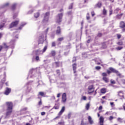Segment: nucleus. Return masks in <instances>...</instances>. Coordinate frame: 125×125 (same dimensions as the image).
<instances>
[{"label":"nucleus","mask_w":125,"mask_h":125,"mask_svg":"<svg viewBox=\"0 0 125 125\" xmlns=\"http://www.w3.org/2000/svg\"><path fill=\"white\" fill-rule=\"evenodd\" d=\"M56 67H59V62H55Z\"/></svg>","instance_id":"6e6d98bb"},{"label":"nucleus","mask_w":125,"mask_h":125,"mask_svg":"<svg viewBox=\"0 0 125 125\" xmlns=\"http://www.w3.org/2000/svg\"><path fill=\"white\" fill-rule=\"evenodd\" d=\"M77 60H76V58H73V59L72 60V62L74 63L75 62H76Z\"/></svg>","instance_id":"680f3d73"},{"label":"nucleus","mask_w":125,"mask_h":125,"mask_svg":"<svg viewBox=\"0 0 125 125\" xmlns=\"http://www.w3.org/2000/svg\"><path fill=\"white\" fill-rule=\"evenodd\" d=\"M101 93H106V89L105 88H103L101 90Z\"/></svg>","instance_id":"393cba45"},{"label":"nucleus","mask_w":125,"mask_h":125,"mask_svg":"<svg viewBox=\"0 0 125 125\" xmlns=\"http://www.w3.org/2000/svg\"><path fill=\"white\" fill-rule=\"evenodd\" d=\"M117 121L118 122H120V123H122V121H123V119H122L121 118H118L117 119Z\"/></svg>","instance_id":"a18cd8bd"},{"label":"nucleus","mask_w":125,"mask_h":125,"mask_svg":"<svg viewBox=\"0 0 125 125\" xmlns=\"http://www.w3.org/2000/svg\"><path fill=\"white\" fill-rule=\"evenodd\" d=\"M91 15H92V17H93V16H94L95 15V13H94V12H93V11L91 12Z\"/></svg>","instance_id":"052dcab7"},{"label":"nucleus","mask_w":125,"mask_h":125,"mask_svg":"<svg viewBox=\"0 0 125 125\" xmlns=\"http://www.w3.org/2000/svg\"><path fill=\"white\" fill-rule=\"evenodd\" d=\"M6 22V20H2L0 24V30H2V28L4 27V24Z\"/></svg>","instance_id":"0eeeda50"},{"label":"nucleus","mask_w":125,"mask_h":125,"mask_svg":"<svg viewBox=\"0 0 125 125\" xmlns=\"http://www.w3.org/2000/svg\"><path fill=\"white\" fill-rule=\"evenodd\" d=\"M44 36L42 35L39 37V40L38 41L39 43H43V41L44 39H43Z\"/></svg>","instance_id":"1a4fd4ad"},{"label":"nucleus","mask_w":125,"mask_h":125,"mask_svg":"<svg viewBox=\"0 0 125 125\" xmlns=\"http://www.w3.org/2000/svg\"><path fill=\"white\" fill-rule=\"evenodd\" d=\"M113 14V10L111 8L109 10V15H112Z\"/></svg>","instance_id":"a19ab883"},{"label":"nucleus","mask_w":125,"mask_h":125,"mask_svg":"<svg viewBox=\"0 0 125 125\" xmlns=\"http://www.w3.org/2000/svg\"><path fill=\"white\" fill-rule=\"evenodd\" d=\"M89 107H90V104H89V103L87 104L85 106L86 110H89Z\"/></svg>","instance_id":"c756f323"},{"label":"nucleus","mask_w":125,"mask_h":125,"mask_svg":"<svg viewBox=\"0 0 125 125\" xmlns=\"http://www.w3.org/2000/svg\"><path fill=\"white\" fill-rule=\"evenodd\" d=\"M27 87V91L29 92V91H31V89H32V88H31V82H29L26 83Z\"/></svg>","instance_id":"9b49d317"},{"label":"nucleus","mask_w":125,"mask_h":125,"mask_svg":"<svg viewBox=\"0 0 125 125\" xmlns=\"http://www.w3.org/2000/svg\"><path fill=\"white\" fill-rule=\"evenodd\" d=\"M48 30H49V28H47V29L46 30L45 32L44 36L45 37H46V34H47V32H48Z\"/></svg>","instance_id":"79ce46f5"},{"label":"nucleus","mask_w":125,"mask_h":125,"mask_svg":"<svg viewBox=\"0 0 125 125\" xmlns=\"http://www.w3.org/2000/svg\"><path fill=\"white\" fill-rule=\"evenodd\" d=\"M117 36L118 39H120V38L122 37V35H121V34H117Z\"/></svg>","instance_id":"864d4df0"},{"label":"nucleus","mask_w":125,"mask_h":125,"mask_svg":"<svg viewBox=\"0 0 125 125\" xmlns=\"http://www.w3.org/2000/svg\"><path fill=\"white\" fill-rule=\"evenodd\" d=\"M17 5V4L14 3V4L13 5L12 7V9H14L15 8V7H16Z\"/></svg>","instance_id":"ea45409f"},{"label":"nucleus","mask_w":125,"mask_h":125,"mask_svg":"<svg viewBox=\"0 0 125 125\" xmlns=\"http://www.w3.org/2000/svg\"><path fill=\"white\" fill-rule=\"evenodd\" d=\"M110 105L113 107V106H115V104H114V103L113 102H110Z\"/></svg>","instance_id":"69168bd1"},{"label":"nucleus","mask_w":125,"mask_h":125,"mask_svg":"<svg viewBox=\"0 0 125 125\" xmlns=\"http://www.w3.org/2000/svg\"><path fill=\"white\" fill-rule=\"evenodd\" d=\"M86 19L87 20H89L90 19V17H89V13H87V15H86Z\"/></svg>","instance_id":"4c0bfd02"},{"label":"nucleus","mask_w":125,"mask_h":125,"mask_svg":"<svg viewBox=\"0 0 125 125\" xmlns=\"http://www.w3.org/2000/svg\"><path fill=\"white\" fill-rule=\"evenodd\" d=\"M49 19V12H46L44 15V18L43 20V24H45L48 22V19Z\"/></svg>","instance_id":"7ed1b4c3"},{"label":"nucleus","mask_w":125,"mask_h":125,"mask_svg":"<svg viewBox=\"0 0 125 125\" xmlns=\"http://www.w3.org/2000/svg\"><path fill=\"white\" fill-rule=\"evenodd\" d=\"M82 100H86V97L83 96L82 98Z\"/></svg>","instance_id":"3c124183"},{"label":"nucleus","mask_w":125,"mask_h":125,"mask_svg":"<svg viewBox=\"0 0 125 125\" xmlns=\"http://www.w3.org/2000/svg\"><path fill=\"white\" fill-rule=\"evenodd\" d=\"M27 110V107L24 108L22 109H21L20 112H19L18 115H22L25 113V111Z\"/></svg>","instance_id":"dca6fc26"},{"label":"nucleus","mask_w":125,"mask_h":125,"mask_svg":"<svg viewBox=\"0 0 125 125\" xmlns=\"http://www.w3.org/2000/svg\"><path fill=\"white\" fill-rule=\"evenodd\" d=\"M11 92V89L9 88H6V90L5 91L4 94L5 95H8L9 93Z\"/></svg>","instance_id":"f8f14e48"},{"label":"nucleus","mask_w":125,"mask_h":125,"mask_svg":"<svg viewBox=\"0 0 125 125\" xmlns=\"http://www.w3.org/2000/svg\"><path fill=\"white\" fill-rule=\"evenodd\" d=\"M117 44H118V45H123V42L121 41V42H118Z\"/></svg>","instance_id":"58836bf2"},{"label":"nucleus","mask_w":125,"mask_h":125,"mask_svg":"<svg viewBox=\"0 0 125 125\" xmlns=\"http://www.w3.org/2000/svg\"><path fill=\"white\" fill-rule=\"evenodd\" d=\"M46 49H47V45H45L43 50H42V51L43 52V53H44V52H45V51H46Z\"/></svg>","instance_id":"c85d7f7f"},{"label":"nucleus","mask_w":125,"mask_h":125,"mask_svg":"<svg viewBox=\"0 0 125 125\" xmlns=\"http://www.w3.org/2000/svg\"><path fill=\"white\" fill-rule=\"evenodd\" d=\"M65 111V106H63L61 111H60V112L58 114L59 116H61V115H62V114H63V113H64V111Z\"/></svg>","instance_id":"4468645a"},{"label":"nucleus","mask_w":125,"mask_h":125,"mask_svg":"<svg viewBox=\"0 0 125 125\" xmlns=\"http://www.w3.org/2000/svg\"><path fill=\"white\" fill-rule=\"evenodd\" d=\"M55 54H56L55 51H52L50 54V55H51L52 56H55Z\"/></svg>","instance_id":"bb28decb"},{"label":"nucleus","mask_w":125,"mask_h":125,"mask_svg":"<svg viewBox=\"0 0 125 125\" xmlns=\"http://www.w3.org/2000/svg\"><path fill=\"white\" fill-rule=\"evenodd\" d=\"M53 109H55V110H57L59 109V105H56L53 107Z\"/></svg>","instance_id":"e433bc0d"},{"label":"nucleus","mask_w":125,"mask_h":125,"mask_svg":"<svg viewBox=\"0 0 125 125\" xmlns=\"http://www.w3.org/2000/svg\"><path fill=\"white\" fill-rule=\"evenodd\" d=\"M34 71H35V70H34V69H31V70H30V71H29V75H28V78H29V77H30V78H32V76H31V74H33V72H34ZM28 78H27V79H28Z\"/></svg>","instance_id":"5701e85b"},{"label":"nucleus","mask_w":125,"mask_h":125,"mask_svg":"<svg viewBox=\"0 0 125 125\" xmlns=\"http://www.w3.org/2000/svg\"><path fill=\"white\" fill-rule=\"evenodd\" d=\"M3 46L4 48H8V46H7V45H6V43H3Z\"/></svg>","instance_id":"c03bdc74"},{"label":"nucleus","mask_w":125,"mask_h":125,"mask_svg":"<svg viewBox=\"0 0 125 125\" xmlns=\"http://www.w3.org/2000/svg\"><path fill=\"white\" fill-rule=\"evenodd\" d=\"M62 16H63V14L62 13L59 14L56 17V22L57 23H60V22L62 21Z\"/></svg>","instance_id":"20e7f679"},{"label":"nucleus","mask_w":125,"mask_h":125,"mask_svg":"<svg viewBox=\"0 0 125 125\" xmlns=\"http://www.w3.org/2000/svg\"><path fill=\"white\" fill-rule=\"evenodd\" d=\"M103 15H107V11L105 9V7H104V9L103 11Z\"/></svg>","instance_id":"a878e982"},{"label":"nucleus","mask_w":125,"mask_h":125,"mask_svg":"<svg viewBox=\"0 0 125 125\" xmlns=\"http://www.w3.org/2000/svg\"><path fill=\"white\" fill-rule=\"evenodd\" d=\"M41 115L42 116H44V115H45V112H42Z\"/></svg>","instance_id":"0e129e2a"},{"label":"nucleus","mask_w":125,"mask_h":125,"mask_svg":"<svg viewBox=\"0 0 125 125\" xmlns=\"http://www.w3.org/2000/svg\"><path fill=\"white\" fill-rule=\"evenodd\" d=\"M123 14H121L120 15H117V18L118 19H121V18H122V16H123Z\"/></svg>","instance_id":"7c9ffc66"},{"label":"nucleus","mask_w":125,"mask_h":125,"mask_svg":"<svg viewBox=\"0 0 125 125\" xmlns=\"http://www.w3.org/2000/svg\"><path fill=\"white\" fill-rule=\"evenodd\" d=\"M88 120L90 125H93V120H92V118L90 116L88 117Z\"/></svg>","instance_id":"2eb2a0df"},{"label":"nucleus","mask_w":125,"mask_h":125,"mask_svg":"<svg viewBox=\"0 0 125 125\" xmlns=\"http://www.w3.org/2000/svg\"><path fill=\"white\" fill-rule=\"evenodd\" d=\"M52 46H55V42H53L52 43Z\"/></svg>","instance_id":"338daca9"},{"label":"nucleus","mask_w":125,"mask_h":125,"mask_svg":"<svg viewBox=\"0 0 125 125\" xmlns=\"http://www.w3.org/2000/svg\"><path fill=\"white\" fill-rule=\"evenodd\" d=\"M64 40V38L62 37V38H60L58 39V42H62V41H63Z\"/></svg>","instance_id":"f704fd0d"},{"label":"nucleus","mask_w":125,"mask_h":125,"mask_svg":"<svg viewBox=\"0 0 125 125\" xmlns=\"http://www.w3.org/2000/svg\"><path fill=\"white\" fill-rule=\"evenodd\" d=\"M72 115V113H69L68 114V119H70L71 118V115Z\"/></svg>","instance_id":"5fc2aeb1"},{"label":"nucleus","mask_w":125,"mask_h":125,"mask_svg":"<svg viewBox=\"0 0 125 125\" xmlns=\"http://www.w3.org/2000/svg\"><path fill=\"white\" fill-rule=\"evenodd\" d=\"M110 83L112 84H115V83H116L115 80H113L112 79L110 80Z\"/></svg>","instance_id":"c9c22d12"},{"label":"nucleus","mask_w":125,"mask_h":125,"mask_svg":"<svg viewBox=\"0 0 125 125\" xmlns=\"http://www.w3.org/2000/svg\"><path fill=\"white\" fill-rule=\"evenodd\" d=\"M6 104L7 107L4 119H8V118L10 117V116L11 115V113H12L13 104L11 102H7Z\"/></svg>","instance_id":"f257e3e1"},{"label":"nucleus","mask_w":125,"mask_h":125,"mask_svg":"<svg viewBox=\"0 0 125 125\" xmlns=\"http://www.w3.org/2000/svg\"><path fill=\"white\" fill-rule=\"evenodd\" d=\"M18 23H19V21H16L12 22L10 25V28H12L13 27H15V26H17V25H18Z\"/></svg>","instance_id":"423d86ee"},{"label":"nucleus","mask_w":125,"mask_h":125,"mask_svg":"<svg viewBox=\"0 0 125 125\" xmlns=\"http://www.w3.org/2000/svg\"><path fill=\"white\" fill-rule=\"evenodd\" d=\"M73 8V4L70 5L69 7V9H72Z\"/></svg>","instance_id":"4d7b16f0"},{"label":"nucleus","mask_w":125,"mask_h":125,"mask_svg":"<svg viewBox=\"0 0 125 125\" xmlns=\"http://www.w3.org/2000/svg\"><path fill=\"white\" fill-rule=\"evenodd\" d=\"M35 59L37 61H39V60H40V58L39 57V56H37L36 57Z\"/></svg>","instance_id":"13d9d810"},{"label":"nucleus","mask_w":125,"mask_h":125,"mask_svg":"<svg viewBox=\"0 0 125 125\" xmlns=\"http://www.w3.org/2000/svg\"><path fill=\"white\" fill-rule=\"evenodd\" d=\"M94 86L93 85H90L88 87V93L90 94V93H92V92H94Z\"/></svg>","instance_id":"39448f33"},{"label":"nucleus","mask_w":125,"mask_h":125,"mask_svg":"<svg viewBox=\"0 0 125 125\" xmlns=\"http://www.w3.org/2000/svg\"><path fill=\"white\" fill-rule=\"evenodd\" d=\"M102 109H103V107L102 106V105L100 106V107H99V110H102Z\"/></svg>","instance_id":"e2e57ef3"},{"label":"nucleus","mask_w":125,"mask_h":125,"mask_svg":"<svg viewBox=\"0 0 125 125\" xmlns=\"http://www.w3.org/2000/svg\"><path fill=\"white\" fill-rule=\"evenodd\" d=\"M95 69H96V70H100V69H101V67H100V66H96Z\"/></svg>","instance_id":"8fccbe9b"},{"label":"nucleus","mask_w":125,"mask_h":125,"mask_svg":"<svg viewBox=\"0 0 125 125\" xmlns=\"http://www.w3.org/2000/svg\"><path fill=\"white\" fill-rule=\"evenodd\" d=\"M95 61L97 65H100V62H101V60H99V59H97Z\"/></svg>","instance_id":"b1692460"},{"label":"nucleus","mask_w":125,"mask_h":125,"mask_svg":"<svg viewBox=\"0 0 125 125\" xmlns=\"http://www.w3.org/2000/svg\"><path fill=\"white\" fill-rule=\"evenodd\" d=\"M14 42H15V40H12L10 43L11 44H14Z\"/></svg>","instance_id":"09e8293b"},{"label":"nucleus","mask_w":125,"mask_h":125,"mask_svg":"<svg viewBox=\"0 0 125 125\" xmlns=\"http://www.w3.org/2000/svg\"><path fill=\"white\" fill-rule=\"evenodd\" d=\"M39 94L41 96H43V97H45V94L44 93V92H40Z\"/></svg>","instance_id":"cd10ccee"},{"label":"nucleus","mask_w":125,"mask_h":125,"mask_svg":"<svg viewBox=\"0 0 125 125\" xmlns=\"http://www.w3.org/2000/svg\"><path fill=\"white\" fill-rule=\"evenodd\" d=\"M58 124L61 125H64L65 123H64V122H59Z\"/></svg>","instance_id":"49530a36"},{"label":"nucleus","mask_w":125,"mask_h":125,"mask_svg":"<svg viewBox=\"0 0 125 125\" xmlns=\"http://www.w3.org/2000/svg\"><path fill=\"white\" fill-rule=\"evenodd\" d=\"M122 81L123 83H124V84H125V79H123Z\"/></svg>","instance_id":"774afa93"},{"label":"nucleus","mask_w":125,"mask_h":125,"mask_svg":"<svg viewBox=\"0 0 125 125\" xmlns=\"http://www.w3.org/2000/svg\"><path fill=\"white\" fill-rule=\"evenodd\" d=\"M123 47H117V48H116V50H122V49H123Z\"/></svg>","instance_id":"72a5a7b5"},{"label":"nucleus","mask_w":125,"mask_h":125,"mask_svg":"<svg viewBox=\"0 0 125 125\" xmlns=\"http://www.w3.org/2000/svg\"><path fill=\"white\" fill-rule=\"evenodd\" d=\"M103 80L105 83H109V79L106 77H103Z\"/></svg>","instance_id":"412c9836"},{"label":"nucleus","mask_w":125,"mask_h":125,"mask_svg":"<svg viewBox=\"0 0 125 125\" xmlns=\"http://www.w3.org/2000/svg\"><path fill=\"white\" fill-rule=\"evenodd\" d=\"M109 70L112 73H115V74H116L117 76H118V77H119V78H125V76L122 75V74L120 73V72L118 70H116L114 68L110 67Z\"/></svg>","instance_id":"f03ea898"},{"label":"nucleus","mask_w":125,"mask_h":125,"mask_svg":"<svg viewBox=\"0 0 125 125\" xmlns=\"http://www.w3.org/2000/svg\"><path fill=\"white\" fill-rule=\"evenodd\" d=\"M56 34L57 35H60V34H61V29L60 28V27H57Z\"/></svg>","instance_id":"6ab92c4d"},{"label":"nucleus","mask_w":125,"mask_h":125,"mask_svg":"<svg viewBox=\"0 0 125 125\" xmlns=\"http://www.w3.org/2000/svg\"><path fill=\"white\" fill-rule=\"evenodd\" d=\"M39 16H40V13H36L34 15V17H35V18H38V17H39Z\"/></svg>","instance_id":"2f4dec72"},{"label":"nucleus","mask_w":125,"mask_h":125,"mask_svg":"<svg viewBox=\"0 0 125 125\" xmlns=\"http://www.w3.org/2000/svg\"><path fill=\"white\" fill-rule=\"evenodd\" d=\"M67 100V96H66V93H64L62 94V102H66V101Z\"/></svg>","instance_id":"9d476101"},{"label":"nucleus","mask_w":125,"mask_h":125,"mask_svg":"<svg viewBox=\"0 0 125 125\" xmlns=\"http://www.w3.org/2000/svg\"><path fill=\"white\" fill-rule=\"evenodd\" d=\"M36 54L37 55H40V54H43V52L42 50H37L36 51Z\"/></svg>","instance_id":"a211bd4d"},{"label":"nucleus","mask_w":125,"mask_h":125,"mask_svg":"<svg viewBox=\"0 0 125 125\" xmlns=\"http://www.w3.org/2000/svg\"><path fill=\"white\" fill-rule=\"evenodd\" d=\"M121 93H122V97H124V95H123L124 94V93H123V91H120L119 92H118L119 96H121Z\"/></svg>","instance_id":"473e14b6"},{"label":"nucleus","mask_w":125,"mask_h":125,"mask_svg":"<svg viewBox=\"0 0 125 125\" xmlns=\"http://www.w3.org/2000/svg\"><path fill=\"white\" fill-rule=\"evenodd\" d=\"M103 123H104V118L102 116H101L100 118V125H103Z\"/></svg>","instance_id":"f3484780"},{"label":"nucleus","mask_w":125,"mask_h":125,"mask_svg":"<svg viewBox=\"0 0 125 125\" xmlns=\"http://www.w3.org/2000/svg\"><path fill=\"white\" fill-rule=\"evenodd\" d=\"M72 66H73V70L74 71V74L76 73V70L77 69V64L76 63H74L73 65H72Z\"/></svg>","instance_id":"aec40b11"},{"label":"nucleus","mask_w":125,"mask_h":125,"mask_svg":"<svg viewBox=\"0 0 125 125\" xmlns=\"http://www.w3.org/2000/svg\"><path fill=\"white\" fill-rule=\"evenodd\" d=\"M9 4L8 3H6V4H4L2 7H7Z\"/></svg>","instance_id":"37998d69"},{"label":"nucleus","mask_w":125,"mask_h":125,"mask_svg":"<svg viewBox=\"0 0 125 125\" xmlns=\"http://www.w3.org/2000/svg\"><path fill=\"white\" fill-rule=\"evenodd\" d=\"M50 100H55V97L54 96H52Z\"/></svg>","instance_id":"603ef678"},{"label":"nucleus","mask_w":125,"mask_h":125,"mask_svg":"<svg viewBox=\"0 0 125 125\" xmlns=\"http://www.w3.org/2000/svg\"><path fill=\"white\" fill-rule=\"evenodd\" d=\"M120 27L121 28H123V32H125V28H124L125 27V22L121 21L120 23Z\"/></svg>","instance_id":"6e6552de"},{"label":"nucleus","mask_w":125,"mask_h":125,"mask_svg":"<svg viewBox=\"0 0 125 125\" xmlns=\"http://www.w3.org/2000/svg\"><path fill=\"white\" fill-rule=\"evenodd\" d=\"M26 22H23L21 24V26L19 28V30H21L22 27H23L25 25H26Z\"/></svg>","instance_id":"4be33fe9"},{"label":"nucleus","mask_w":125,"mask_h":125,"mask_svg":"<svg viewBox=\"0 0 125 125\" xmlns=\"http://www.w3.org/2000/svg\"><path fill=\"white\" fill-rule=\"evenodd\" d=\"M102 76H103V77H107V73H103Z\"/></svg>","instance_id":"de8ad7c7"},{"label":"nucleus","mask_w":125,"mask_h":125,"mask_svg":"<svg viewBox=\"0 0 125 125\" xmlns=\"http://www.w3.org/2000/svg\"><path fill=\"white\" fill-rule=\"evenodd\" d=\"M101 6H102V3L101 2H99L95 5V8H100Z\"/></svg>","instance_id":"ddd939ff"},{"label":"nucleus","mask_w":125,"mask_h":125,"mask_svg":"<svg viewBox=\"0 0 125 125\" xmlns=\"http://www.w3.org/2000/svg\"><path fill=\"white\" fill-rule=\"evenodd\" d=\"M113 119H114V117L113 116H110L109 118V120L112 121V120H113Z\"/></svg>","instance_id":"bf43d9fd"}]
</instances>
